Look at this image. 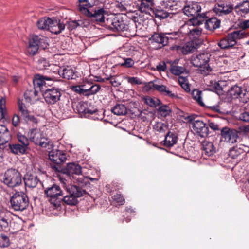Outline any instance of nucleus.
I'll list each match as a JSON object with an SVG mask.
<instances>
[{
  "label": "nucleus",
  "mask_w": 249,
  "mask_h": 249,
  "mask_svg": "<svg viewBox=\"0 0 249 249\" xmlns=\"http://www.w3.org/2000/svg\"><path fill=\"white\" fill-rule=\"evenodd\" d=\"M0 180L7 187L14 188L22 184V177L18 170L11 168L0 176Z\"/></svg>",
  "instance_id": "f257e3e1"
},
{
  "label": "nucleus",
  "mask_w": 249,
  "mask_h": 249,
  "mask_svg": "<svg viewBox=\"0 0 249 249\" xmlns=\"http://www.w3.org/2000/svg\"><path fill=\"white\" fill-rule=\"evenodd\" d=\"M66 190L68 193L62 197V201L71 206H75L78 203V198L83 196L86 194L85 189L76 186L67 185Z\"/></svg>",
  "instance_id": "f03ea898"
},
{
  "label": "nucleus",
  "mask_w": 249,
  "mask_h": 249,
  "mask_svg": "<svg viewBox=\"0 0 249 249\" xmlns=\"http://www.w3.org/2000/svg\"><path fill=\"white\" fill-rule=\"evenodd\" d=\"M42 187L44 190V194L49 198V201L54 206H59L62 201L63 193L59 185L53 184L46 186L43 184Z\"/></svg>",
  "instance_id": "7ed1b4c3"
},
{
  "label": "nucleus",
  "mask_w": 249,
  "mask_h": 249,
  "mask_svg": "<svg viewBox=\"0 0 249 249\" xmlns=\"http://www.w3.org/2000/svg\"><path fill=\"white\" fill-rule=\"evenodd\" d=\"M211 56V55L208 53L194 55L192 57L191 63L194 67L200 68L202 74L207 75L212 71V69L209 65Z\"/></svg>",
  "instance_id": "20e7f679"
},
{
  "label": "nucleus",
  "mask_w": 249,
  "mask_h": 249,
  "mask_svg": "<svg viewBox=\"0 0 249 249\" xmlns=\"http://www.w3.org/2000/svg\"><path fill=\"white\" fill-rule=\"evenodd\" d=\"M11 208L15 211L26 210L29 203L27 195L22 192H16L13 195L10 200Z\"/></svg>",
  "instance_id": "39448f33"
},
{
  "label": "nucleus",
  "mask_w": 249,
  "mask_h": 249,
  "mask_svg": "<svg viewBox=\"0 0 249 249\" xmlns=\"http://www.w3.org/2000/svg\"><path fill=\"white\" fill-rule=\"evenodd\" d=\"M41 174V170L39 167H34L30 172H27L22 178L26 187L33 188L36 186L41 181L38 178V175Z\"/></svg>",
  "instance_id": "423d86ee"
},
{
  "label": "nucleus",
  "mask_w": 249,
  "mask_h": 249,
  "mask_svg": "<svg viewBox=\"0 0 249 249\" xmlns=\"http://www.w3.org/2000/svg\"><path fill=\"white\" fill-rule=\"evenodd\" d=\"M53 170L66 175L71 179L75 178V176H79L82 173L81 167L78 164L69 163L65 168L61 166H53Z\"/></svg>",
  "instance_id": "0eeeda50"
},
{
  "label": "nucleus",
  "mask_w": 249,
  "mask_h": 249,
  "mask_svg": "<svg viewBox=\"0 0 249 249\" xmlns=\"http://www.w3.org/2000/svg\"><path fill=\"white\" fill-rule=\"evenodd\" d=\"M42 95L46 103L53 105L60 100L62 90L56 87H52L42 91Z\"/></svg>",
  "instance_id": "6e6552de"
},
{
  "label": "nucleus",
  "mask_w": 249,
  "mask_h": 249,
  "mask_svg": "<svg viewBox=\"0 0 249 249\" xmlns=\"http://www.w3.org/2000/svg\"><path fill=\"white\" fill-rule=\"evenodd\" d=\"M188 121L192 124L194 130L201 137H205L208 135L209 127L202 121L195 120L192 116H188Z\"/></svg>",
  "instance_id": "1a4fd4ad"
},
{
  "label": "nucleus",
  "mask_w": 249,
  "mask_h": 249,
  "mask_svg": "<svg viewBox=\"0 0 249 249\" xmlns=\"http://www.w3.org/2000/svg\"><path fill=\"white\" fill-rule=\"evenodd\" d=\"M238 131L234 129L224 127L221 130V140L231 144L237 142Z\"/></svg>",
  "instance_id": "9d476101"
},
{
  "label": "nucleus",
  "mask_w": 249,
  "mask_h": 249,
  "mask_svg": "<svg viewBox=\"0 0 249 249\" xmlns=\"http://www.w3.org/2000/svg\"><path fill=\"white\" fill-rule=\"evenodd\" d=\"M86 16L92 21H95L101 25L104 18H106L107 12L104 8H95L91 10H86Z\"/></svg>",
  "instance_id": "9b49d317"
},
{
  "label": "nucleus",
  "mask_w": 249,
  "mask_h": 249,
  "mask_svg": "<svg viewBox=\"0 0 249 249\" xmlns=\"http://www.w3.org/2000/svg\"><path fill=\"white\" fill-rule=\"evenodd\" d=\"M228 94L233 99H241L243 103L247 102L249 99V93L237 85L232 86L228 90Z\"/></svg>",
  "instance_id": "f8f14e48"
},
{
  "label": "nucleus",
  "mask_w": 249,
  "mask_h": 249,
  "mask_svg": "<svg viewBox=\"0 0 249 249\" xmlns=\"http://www.w3.org/2000/svg\"><path fill=\"white\" fill-rule=\"evenodd\" d=\"M147 87L150 89L157 90L162 95L172 99L178 98V95L173 93L170 89L165 85L157 84L151 81L148 83Z\"/></svg>",
  "instance_id": "ddd939ff"
},
{
  "label": "nucleus",
  "mask_w": 249,
  "mask_h": 249,
  "mask_svg": "<svg viewBox=\"0 0 249 249\" xmlns=\"http://www.w3.org/2000/svg\"><path fill=\"white\" fill-rule=\"evenodd\" d=\"M200 6L197 3H192L183 8L184 13L188 16L196 17L197 22V24H201V18H204L203 14L200 15L198 14L201 11Z\"/></svg>",
  "instance_id": "4468645a"
},
{
  "label": "nucleus",
  "mask_w": 249,
  "mask_h": 249,
  "mask_svg": "<svg viewBox=\"0 0 249 249\" xmlns=\"http://www.w3.org/2000/svg\"><path fill=\"white\" fill-rule=\"evenodd\" d=\"M49 158L53 162L51 167L53 169V166H61L60 164L64 163L67 159L66 154L59 150H53L50 151Z\"/></svg>",
  "instance_id": "2eb2a0df"
},
{
  "label": "nucleus",
  "mask_w": 249,
  "mask_h": 249,
  "mask_svg": "<svg viewBox=\"0 0 249 249\" xmlns=\"http://www.w3.org/2000/svg\"><path fill=\"white\" fill-rule=\"evenodd\" d=\"M18 107L21 118L26 123L31 122L36 124H37L38 121L36 118L30 114L25 105L20 101L18 102Z\"/></svg>",
  "instance_id": "dca6fc26"
},
{
  "label": "nucleus",
  "mask_w": 249,
  "mask_h": 249,
  "mask_svg": "<svg viewBox=\"0 0 249 249\" xmlns=\"http://www.w3.org/2000/svg\"><path fill=\"white\" fill-rule=\"evenodd\" d=\"M233 10L232 5L227 1H221L215 5L213 11L218 15H227Z\"/></svg>",
  "instance_id": "f3484780"
},
{
  "label": "nucleus",
  "mask_w": 249,
  "mask_h": 249,
  "mask_svg": "<svg viewBox=\"0 0 249 249\" xmlns=\"http://www.w3.org/2000/svg\"><path fill=\"white\" fill-rule=\"evenodd\" d=\"M166 33L155 32L149 38V40L152 43H155L158 45L159 48H161L167 45V39Z\"/></svg>",
  "instance_id": "a211bd4d"
},
{
  "label": "nucleus",
  "mask_w": 249,
  "mask_h": 249,
  "mask_svg": "<svg viewBox=\"0 0 249 249\" xmlns=\"http://www.w3.org/2000/svg\"><path fill=\"white\" fill-rule=\"evenodd\" d=\"M136 6L139 11L146 14L151 15L154 8L153 3L151 0H137Z\"/></svg>",
  "instance_id": "6ab92c4d"
},
{
  "label": "nucleus",
  "mask_w": 249,
  "mask_h": 249,
  "mask_svg": "<svg viewBox=\"0 0 249 249\" xmlns=\"http://www.w3.org/2000/svg\"><path fill=\"white\" fill-rule=\"evenodd\" d=\"M247 35V33L245 31L237 30L229 33L226 37L231 44V46L232 47L237 43L238 39L246 37Z\"/></svg>",
  "instance_id": "aec40b11"
},
{
  "label": "nucleus",
  "mask_w": 249,
  "mask_h": 249,
  "mask_svg": "<svg viewBox=\"0 0 249 249\" xmlns=\"http://www.w3.org/2000/svg\"><path fill=\"white\" fill-rule=\"evenodd\" d=\"M247 35V33L245 31L237 30L229 33L226 37L231 44V46L232 47L237 43L238 39L246 37Z\"/></svg>",
  "instance_id": "412c9836"
},
{
  "label": "nucleus",
  "mask_w": 249,
  "mask_h": 249,
  "mask_svg": "<svg viewBox=\"0 0 249 249\" xmlns=\"http://www.w3.org/2000/svg\"><path fill=\"white\" fill-rule=\"evenodd\" d=\"M53 78L50 76H44L40 74H36L33 80L35 88H38L42 92L44 91L43 86H46V81H51Z\"/></svg>",
  "instance_id": "4be33fe9"
},
{
  "label": "nucleus",
  "mask_w": 249,
  "mask_h": 249,
  "mask_svg": "<svg viewBox=\"0 0 249 249\" xmlns=\"http://www.w3.org/2000/svg\"><path fill=\"white\" fill-rule=\"evenodd\" d=\"M203 16L204 18H201L202 23L205 21V28L210 31H213L214 30L218 28L220 25V20L216 18H211L207 19V17L205 14H203Z\"/></svg>",
  "instance_id": "5701e85b"
},
{
  "label": "nucleus",
  "mask_w": 249,
  "mask_h": 249,
  "mask_svg": "<svg viewBox=\"0 0 249 249\" xmlns=\"http://www.w3.org/2000/svg\"><path fill=\"white\" fill-rule=\"evenodd\" d=\"M114 25L112 28L113 31H127L128 29V25L126 24L125 20L121 16H117L115 17V20L114 21Z\"/></svg>",
  "instance_id": "b1692460"
},
{
  "label": "nucleus",
  "mask_w": 249,
  "mask_h": 249,
  "mask_svg": "<svg viewBox=\"0 0 249 249\" xmlns=\"http://www.w3.org/2000/svg\"><path fill=\"white\" fill-rule=\"evenodd\" d=\"M65 25L60 20L52 19L50 25L49 31L52 33L58 35L61 33L65 29Z\"/></svg>",
  "instance_id": "393cba45"
},
{
  "label": "nucleus",
  "mask_w": 249,
  "mask_h": 249,
  "mask_svg": "<svg viewBox=\"0 0 249 249\" xmlns=\"http://www.w3.org/2000/svg\"><path fill=\"white\" fill-rule=\"evenodd\" d=\"M167 45L169 44H179L183 40V34L181 32L166 33Z\"/></svg>",
  "instance_id": "a878e982"
},
{
  "label": "nucleus",
  "mask_w": 249,
  "mask_h": 249,
  "mask_svg": "<svg viewBox=\"0 0 249 249\" xmlns=\"http://www.w3.org/2000/svg\"><path fill=\"white\" fill-rule=\"evenodd\" d=\"M248 151V147L244 145L239 146H236L230 149L229 156L232 159H236Z\"/></svg>",
  "instance_id": "bb28decb"
},
{
  "label": "nucleus",
  "mask_w": 249,
  "mask_h": 249,
  "mask_svg": "<svg viewBox=\"0 0 249 249\" xmlns=\"http://www.w3.org/2000/svg\"><path fill=\"white\" fill-rule=\"evenodd\" d=\"M58 73L59 75L63 78L68 80L75 79L77 77L74 70L69 66L60 69L58 71Z\"/></svg>",
  "instance_id": "cd10ccee"
},
{
  "label": "nucleus",
  "mask_w": 249,
  "mask_h": 249,
  "mask_svg": "<svg viewBox=\"0 0 249 249\" xmlns=\"http://www.w3.org/2000/svg\"><path fill=\"white\" fill-rule=\"evenodd\" d=\"M202 154L208 156H212L216 152L213 143L209 141H205L202 142Z\"/></svg>",
  "instance_id": "c85d7f7f"
},
{
  "label": "nucleus",
  "mask_w": 249,
  "mask_h": 249,
  "mask_svg": "<svg viewBox=\"0 0 249 249\" xmlns=\"http://www.w3.org/2000/svg\"><path fill=\"white\" fill-rule=\"evenodd\" d=\"M178 140V135L176 133L169 131L165 136L164 145L166 147L170 148L177 143Z\"/></svg>",
  "instance_id": "c756f323"
},
{
  "label": "nucleus",
  "mask_w": 249,
  "mask_h": 249,
  "mask_svg": "<svg viewBox=\"0 0 249 249\" xmlns=\"http://www.w3.org/2000/svg\"><path fill=\"white\" fill-rule=\"evenodd\" d=\"M11 152L17 155H23L27 153L29 147L19 143H15L9 144Z\"/></svg>",
  "instance_id": "7c9ffc66"
},
{
  "label": "nucleus",
  "mask_w": 249,
  "mask_h": 249,
  "mask_svg": "<svg viewBox=\"0 0 249 249\" xmlns=\"http://www.w3.org/2000/svg\"><path fill=\"white\" fill-rule=\"evenodd\" d=\"M235 12L240 15L246 14L249 12V1L245 0L236 5L234 9Z\"/></svg>",
  "instance_id": "2f4dec72"
},
{
  "label": "nucleus",
  "mask_w": 249,
  "mask_h": 249,
  "mask_svg": "<svg viewBox=\"0 0 249 249\" xmlns=\"http://www.w3.org/2000/svg\"><path fill=\"white\" fill-rule=\"evenodd\" d=\"M32 38L33 40V43H36L38 48L45 49L48 45L47 42L48 38L46 37L42 36L34 35Z\"/></svg>",
  "instance_id": "473e14b6"
},
{
  "label": "nucleus",
  "mask_w": 249,
  "mask_h": 249,
  "mask_svg": "<svg viewBox=\"0 0 249 249\" xmlns=\"http://www.w3.org/2000/svg\"><path fill=\"white\" fill-rule=\"evenodd\" d=\"M42 134L38 129L36 128L31 129L28 133L30 140L36 145L38 142H39V140Z\"/></svg>",
  "instance_id": "72a5a7b5"
},
{
  "label": "nucleus",
  "mask_w": 249,
  "mask_h": 249,
  "mask_svg": "<svg viewBox=\"0 0 249 249\" xmlns=\"http://www.w3.org/2000/svg\"><path fill=\"white\" fill-rule=\"evenodd\" d=\"M197 48V45L194 41L186 43L181 48V52L184 54L193 53Z\"/></svg>",
  "instance_id": "f704fd0d"
},
{
  "label": "nucleus",
  "mask_w": 249,
  "mask_h": 249,
  "mask_svg": "<svg viewBox=\"0 0 249 249\" xmlns=\"http://www.w3.org/2000/svg\"><path fill=\"white\" fill-rule=\"evenodd\" d=\"M101 89V86L97 84L91 86L88 89H80V93L86 95H94L97 93Z\"/></svg>",
  "instance_id": "c9c22d12"
},
{
  "label": "nucleus",
  "mask_w": 249,
  "mask_h": 249,
  "mask_svg": "<svg viewBox=\"0 0 249 249\" xmlns=\"http://www.w3.org/2000/svg\"><path fill=\"white\" fill-rule=\"evenodd\" d=\"M132 3L131 0H119L115 2V7L121 12H126L127 8Z\"/></svg>",
  "instance_id": "e433bc0d"
},
{
  "label": "nucleus",
  "mask_w": 249,
  "mask_h": 249,
  "mask_svg": "<svg viewBox=\"0 0 249 249\" xmlns=\"http://www.w3.org/2000/svg\"><path fill=\"white\" fill-rule=\"evenodd\" d=\"M170 72L175 75H180L182 74H189V71L185 67L176 65H172L170 69Z\"/></svg>",
  "instance_id": "4c0bfd02"
},
{
  "label": "nucleus",
  "mask_w": 249,
  "mask_h": 249,
  "mask_svg": "<svg viewBox=\"0 0 249 249\" xmlns=\"http://www.w3.org/2000/svg\"><path fill=\"white\" fill-rule=\"evenodd\" d=\"M51 22H52V18L44 17L37 21L36 25L39 29L49 30Z\"/></svg>",
  "instance_id": "58836bf2"
},
{
  "label": "nucleus",
  "mask_w": 249,
  "mask_h": 249,
  "mask_svg": "<svg viewBox=\"0 0 249 249\" xmlns=\"http://www.w3.org/2000/svg\"><path fill=\"white\" fill-rule=\"evenodd\" d=\"M9 140L8 131L6 127L0 124V145L6 144Z\"/></svg>",
  "instance_id": "ea45409f"
},
{
  "label": "nucleus",
  "mask_w": 249,
  "mask_h": 249,
  "mask_svg": "<svg viewBox=\"0 0 249 249\" xmlns=\"http://www.w3.org/2000/svg\"><path fill=\"white\" fill-rule=\"evenodd\" d=\"M169 15V12L161 9V8H158L154 9L150 16L152 17H155V18L164 19L167 18Z\"/></svg>",
  "instance_id": "a19ab883"
},
{
  "label": "nucleus",
  "mask_w": 249,
  "mask_h": 249,
  "mask_svg": "<svg viewBox=\"0 0 249 249\" xmlns=\"http://www.w3.org/2000/svg\"><path fill=\"white\" fill-rule=\"evenodd\" d=\"M111 111L118 116L124 115L127 113V108L123 104H117L111 109Z\"/></svg>",
  "instance_id": "79ce46f5"
},
{
  "label": "nucleus",
  "mask_w": 249,
  "mask_h": 249,
  "mask_svg": "<svg viewBox=\"0 0 249 249\" xmlns=\"http://www.w3.org/2000/svg\"><path fill=\"white\" fill-rule=\"evenodd\" d=\"M75 178H73L76 180L77 184L71 185L70 184L71 186H76L79 187H81L82 188L85 189V186L89 183L88 178L87 177H85L80 174L78 176V177L77 176L75 177Z\"/></svg>",
  "instance_id": "37998d69"
},
{
  "label": "nucleus",
  "mask_w": 249,
  "mask_h": 249,
  "mask_svg": "<svg viewBox=\"0 0 249 249\" xmlns=\"http://www.w3.org/2000/svg\"><path fill=\"white\" fill-rule=\"evenodd\" d=\"M202 92L197 89H194L192 92V98L196 100L201 106L204 107L205 105L202 99Z\"/></svg>",
  "instance_id": "c03bdc74"
},
{
  "label": "nucleus",
  "mask_w": 249,
  "mask_h": 249,
  "mask_svg": "<svg viewBox=\"0 0 249 249\" xmlns=\"http://www.w3.org/2000/svg\"><path fill=\"white\" fill-rule=\"evenodd\" d=\"M9 229V218L5 214H0V230L6 231Z\"/></svg>",
  "instance_id": "a18cd8bd"
},
{
  "label": "nucleus",
  "mask_w": 249,
  "mask_h": 249,
  "mask_svg": "<svg viewBox=\"0 0 249 249\" xmlns=\"http://www.w3.org/2000/svg\"><path fill=\"white\" fill-rule=\"evenodd\" d=\"M114 20L115 17H113V16L109 17V15L107 13L106 18H104V20L101 23V25L105 26L107 29L112 30Z\"/></svg>",
  "instance_id": "49530a36"
},
{
  "label": "nucleus",
  "mask_w": 249,
  "mask_h": 249,
  "mask_svg": "<svg viewBox=\"0 0 249 249\" xmlns=\"http://www.w3.org/2000/svg\"><path fill=\"white\" fill-rule=\"evenodd\" d=\"M178 82L181 88L187 92H190V85L187 77L180 76L178 78Z\"/></svg>",
  "instance_id": "de8ad7c7"
},
{
  "label": "nucleus",
  "mask_w": 249,
  "mask_h": 249,
  "mask_svg": "<svg viewBox=\"0 0 249 249\" xmlns=\"http://www.w3.org/2000/svg\"><path fill=\"white\" fill-rule=\"evenodd\" d=\"M39 48L37 44L33 43V40L32 39L30 40L29 46L27 48V51L30 55L34 56L36 55Z\"/></svg>",
  "instance_id": "09e8293b"
},
{
  "label": "nucleus",
  "mask_w": 249,
  "mask_h": 249,
  "mask_svg": "<svg viewBox=\"0 0 249 249\" xmlns=\"http://www.w3.org/2000/svg\"><path fill=\"white\" fill-rule=\"evenodd\" d=\"M154 129L159 133H164L168 129V126L165 123L158 122L153 126Z\"/></svg>",
  "instance_id": "8fccbe9b"
},
{
  "label": "nucleus",
  "mask_w": 249,
  "mask_h": 249,
  "mask_svg": "<svg viewBox=\"0 0 249 249\" xmlns=\"http://www.w3.org/2000/svg\"><path fill=\"white\" fill-rule=\"evenodd\" d=\"M144 99L145 103L151 107H156L157 106L161 104L160 101L157 98L146 97Z\"/></svg>",
  "instance_id": "3c124183"
},
{
  "label": "nucleus",
  "mask_w": 249,
  "mask_h": 249,
  "mask_svg": "<svg viewBox=\"0 0 249 249\" xmlns=\"http://www.w3.org/2000/svg\"><path fill=\"white\" fill-rule=\"evenodd\" d=\"M158 111L160 112V115L163 117L169 116L171 112L170 107L166 105H162L159 106Z\"/></svg>",
  "instance_id": "603ef678"
},
{
  "label": "nucleus",
  "mask_w": 249,
  "mask_h": 249,
  "mask_svg": "<svg viewBox=\"0 0 249 249\" xmlns=\"http://www.w3.org/2000/svg\"><path fill=\"white\" fill-rule=\"evenodd\" d=\"M17 138L18 143L29 147V140L25 136L22 135L21 133L18 132L17 134Z\"/></svg>",
  "instance_id": "864d4df0"
},
{
  "label": "nucleus",
  "mask_w": 249,
  "mask_h": 249,
  "mask_svg": "<svg viewBox=\"0 0 249 249\" xmlns=\"http://www.w3.org/2000/svg\"><path fill=\"white\" fill-rule=\"evenodd\" d=\"M79 8L81 11H82L86 16V10H91L94 9L90 3L87 0H85L79 4Z\"/></svg>",
  "instance_id": "5fc2aeb1"
},
{
  "label": "nucleus",
  "mask_w": 249,
  "mask_h": 249,
  "mask_svg": "<svg viewBox=\"0 0 249 249\" xmlns=\"http://www.w3.org/2000/svg\"><path fill=\"white\" fill-rule=\"evenodd\" d=\"M5 104V100L2 98L0 99V120L5 118L7 114Z\"/></svg>",
  "instance_id": "6e6d98bb"
},
{
  "label": "nucleus",
  "mask_w": 249,
  "mask_h": 249,
  "mask_svg": "<svg viewBox=\"0 0 249 249\" xmlns=\"http://www.w3.org/2000/svg\"><path fill=\"white\" fill-rule=\"evenodd\" d=\"M49 66V63L46 58H41L37 61V67L40 70L46 69Z\"/></svg>",
  "instance_id": "4d7b16f0"
},
{
  "label": "nucleus",
  "mask_w": 249,
  "mask_h": 249,
  "mask_svg": "<svg viewBox=\"0 0 249 249\" xmlns=\"http://www.w3.org/2000/svg\"><path fill=\"white\" fill-rule=\"evenodd\" d=\"M9 245V238L3 234L0 235V247H7Z\"/></svg>",
  "instance_id": "13d9d810"
},
{
  "label": "nucleus",
  "mask_w": 249,
  "mask_h": 249,
  "mask_svg": "<svg viewBox=\"0 0 249 249\" xmlns=\"http://www.w3.org/2000/svg\"><path fill=\"white\" fill-rule=\"evenodd\" d=\"M218 45L222 49H226L232 47V46H231V44L226 37L220 40L218 43Z\"/></svg>",
  "instance_id": "bf43d9fd"
},
{
  "label": "nucleus",
  "mask_w": 249,
  "mask_h": 249,
  "mask_svg": "<svg viewBox=\"0 0 249 249\" xmlns=\"http://www.w3.org/2000/svg\"><path fill=\"white\" fill-rule=\"evenodd\" d=\"M212 84L213 88L217 94H221L222 93L223 88L219 82L214 81Z\"/></svg>",
  "instance_id": "052dcab7"
},
{
  "label": "nucleus",
  "mask_w": 249,
  "mask_h": 249,
  "mask_svg": "<svg viewBox=\"0 0 249 249\" xmlns=\"http://www.w3.org/2000/svg\"><path fill=\"white\" fill-rule=\"evenodd\" d=\"M134 64V60L130 58L124 59V62L121 63V66L125 68L132 67Z\"/></svg>",
  "instance_id": "680f3d73"
},
{
  "label": "nucleus",
  "mask_w": 249,
  "mask_h": 249,
  "mask_svg": "<svg viewBox=\"0 0 249 249\" xmlns=\"http://www.w3.org/2000/svg\"><path fill=\"white\" fill-rule=\"evenodd\" d=\"M79 26H80V24L78 21L72 20L68 22L67 28L70 31H72Z\"/></svg>",
  "instance_id": "e2e57ef3"
},
{
  "label": "nucleus",
  "mask_w": 249,
  "mask_h": 249,
  "mask_svg": "<svg viewBox=\"0 0 249 249\" xmlns=\"http://www.w3.org/2000/svg\"><path fill=\"white\" fill-rule=\"evenodd\" d=\"M202 33V30L198 29L197 27H194L193 29L190 30V34L193 36V38H197Z\"/></svg>",
  "instance_id": "0e129e2a"
},
{
  "label": "nucleus",
  "mask_w": 249,
  "mask_h": 249,
  "mask_svg": "<svg viewBox=\"0 0 249 249\" xmlns=\"http://www.w3.org/2000/svg\"><path fill=\"white\" fill-rule=\"evenodd\" d=\"M112 198L119 205L124 204L125 201L123 196L120 194L115 195Z\"/></svg>",
  "instance_id": "69168bd1"
},
{
  "label": "nucleus",
  "mask_w": 249,
  "mask_h": 249,
  "mask_svg": "<svg viewBox=\"0 0 249 249\" xmlns=\"http://www.w3.org/2000/svg\"><path fill=\"white\" fill-rule=\"evenodd\" d=\"M239 120L246 123H249V112L244 111L241 113L239 116Z\"/></svg>",
  "instance_id": "338daca9"
},
{
  "label": "nucleus",
  "mask_w": 249,
  "mask_h": 249,
  "mask_svg": "<svg viewBox=\"0 0 249 249\" xmlns=\"http://www.w3.org/2000/svg\"><path fill=\"white\" fill-rule=\"evenodd\" d=\"M239 27L241 29L240 30H243L246 32V30L249 28V20H244L239 22Z\"/></svg>",
  "instance_id": "774afa93"
}]
</instances>
